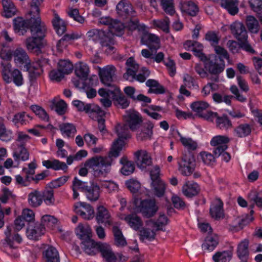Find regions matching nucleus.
<instances>
[{
	"label": "nucleus",
	"instance_id": "5fc2aeb1",
	"mask_svg": "<svg viewBox=\"0 0 262 262\" xmlns=\"http://www.w3.org/2000/svg\"><path fill=\"white\" fill-rule=\"evenodd\" d=\"M216 126L221 129L227 130L232 127V123L227 116L223 115L221 117L217 116L216 120Z\"/></svg>",
	"mask_w": 262,
	"mask_h": 262
},
{
	"label": "nucleus",
	"instance_id": "f257e3e1",
	"mask_svg": "<svg viewBox=\"0 0 262 262\" xmlns=\"http://www.w3.org/2000/svg\"><path fill=\"white\" fill-rule=\"evenodd\" d=\"M128 128L126 124H118L115 127L118 139L113 142L108 156H96L85 162V166L92 169L95 176H99L110 171L113 162L119 157L122 149L124 140L130 138Z\"/></svg>",
	"mask_w": 262,
	"mask_h": 262
},
{
	"label": "nucleus",
	"instance_id": "393cba45",
	"mask_svg": "<svg viewBox=\"0 0 262 262\" xmlns=\"http://www.w3.org/2000/svg\"><path fill=\"white\" fill-rule=\"evenodd\" d=\"M11 227L7 226L5 230L4 233L6 236L5 241L6 243V246H8L10 250L14 248L13 243L16 242L18 243H20L22 241V238L19 234L15 233L13 235L11 234Z\"/></svg>",
	"mask_w": 262,
	"mask_h": 262
},
{
	"label": "nucleus",
	"instance_id": "a19ab883",
	"mask_svg": "<svg viewBox=\"0 0 262 262\" xmlns=\"http://www.w3.org/2000/svg\"><path fill=\"white\" fill-rule=\"evenodd\" d=\"M75 73L79 78L86 80L90 73V69L86 63L78 62L76 64Z\"/></svg>",
	"mask_w": 262,
	"mask_h": 262
},
{
	"label": "nucleus",
	"instance_id": "ddd939ff",
	"mask_svg": "<svg viewBox=\"0 0 262 262\" xmlns=\"http://www.w3.org/2000/svg\"><path fill=\"white\" fill-rule=\"evenodd\" d=\"M40 19V17L31 16L29 19L25 20L21 17H17L13 19L14 29L15 32L19 33L20 35H23L27 31V29L29 28L31 30V24L30 23L32 19Z\"/></svg>",
	"mask_w": 262,
	"mask_h": 262
},
{
	"label": "nucleus",
	"instance_id": "c03bdc74",
	"mask_svg": "<svg viewBox=\"0 0 262 262\" xmlns=\"http://www.w3.org/2000/svg\"><path fill=\"white\" fill-rule=\"evenodd\" d=\"M186 45L190 46L191 45L193 47L192 51L195 56L199 57L201 60L205 61L207 60L205 55L202 52L203 46L202 44L196 41L192 42L190 40L186 41Z\"/></svg>",
	"mask_w": 262,
	"mask_h": 262
},
{
	"label": "nucleus",
	"instance_id": "e2e57ef3",
	"mask_svg": "<svg viewBox=\"0 0 262 262\" xmlns=\"http://www.w3.org/2000/svg\"><path fill=\"white\" fill-rule=\"evenodd\" d=\"M154 25L156 27L161 29L165 33L169 32V19L166 17L163 20H154Z\"/></svg>",
	"mask_w": 262,
	"mask_h": 262
},
{
	"label": "nucleus",
	"instance_id": "20e7f679",
	"mask_svg": "<svg viewBox=\"0 0 262 262\" xmlns=\"http://www.w3.org/2000/svg\"><path fill=\"white\" fill-rule=\"evenodd\" d=\"M178 170L184 176H189L193 172L195 166V160L193 154L185 151L178 159Z\"/></svg>",
	"mask_w": 262,
	"mask_h": 262
},
{
	"label": "nucleus",
	"instance_id": "de8ad7c7",
	"mask_svg": "<svg viewBox=\"0 0 262 262\" xmlns=\"http://www.w3.org/2000/svg\"><path fill=\"white\" fill-rule=\"evenodd\" d=\"M4 9V15L7 17H11L15 15L16 9L14 4L11 0H2Z\"/></svg>",
	"mask_w": 262,
	"mask_h": 262
},
{
	"label": "nucleus",
	"instance_id": "2f4dec72",
	"mask_svg": "<svg viewBox=\"0 0 262 262\" xmlns=\"http://www.w3.org/2000/svg\"><path fill=\"white\" fill-rule=\"evenodd\" d=\"M59 127L62 135L69 139L73 138L77 132L76 126L73 123H62Z\"/></svg>",
	"mask_w": 262,
	"mask_h": 262
},
{
	"label": "nucleus",
	"instance_id": "1a4fd4ad",
	"mask_svg": "<svg viewBox=\"0 0 262 262\" xmlns=\"http://www.w3.org/2000/svg\"><path fill=\"white\" fill-rule=\"evenodd\" d=\"M154 220H149L146 222L145 227H142L140 230V239L143 242L144 240L152 241L155 238L156 232L157 230L155 228Z\"/></svg>",
	"mask_w": 262,
	"mask_h": 262
},
{
	"label": "nucleus",
	"instance_id": "09e8293b",
	"mask_svg": "<svg viewBox=\"0 0 262 262\" xmlns=\"http://www.w3.org/2000/svg\"><path fill=\"white\" fill-rule=\"evenodd\" d=\"M2 75L3 80L7 83L12 82V78L9 74L11 73V65L8 61H3L1 62Z\"/></svg>",
	"mask_w": 262,
	"mask_h": 262
},
{
	"label": "nucleus",
	"instance_id": "72a5a7b5",
	"mask_svg": "<svg viewBox=\"0 0 262 262\" xmlns=\"http://www.w3.org/2000/svg\"><path fill=\"white\" fill-rule=\"evenodd\" d=\"M249 241L244 239L237 245V255L242 260H247L249 257Z\"/></svg>",
	"mask_w": 262,
	"mask_h": 262
},
{
	"label": "nucleus",
	"instance_id": "c756f323",
	"mask_svg": "<svg viewBox=\"0 0 262 262\" xmlns=\"http://www.w3.org/2000/svg\"><path fill=\"white\" fill-rule=\"evenodd\" d=\"M43 194L41 191L34 190L28 195V202L29 205L32 207H38L42 203Z\"/></svg>",
	"mask_w": 262,
	"mask_h": 262
},
{
	"label": "nucleus",
	"instance_id": "cd10ccee",
	"mask_svg": "<svg viewBox=\"0 0 262 262\" xmlns=\"http://www.w3.org/2000/svg\"><path fill=\"white\" fill-rule=\"evenodd\" d=\"M13 158L14 162L18 165L20 161H26L29 159V153L24 146H18L13 151Z\"/></svg>",
	"mask_w": 262,
	"mask_h": 262
},
{
	"label": "nucleus",
	"instance_id": "5701e85b",
	"mask_svg": "<svg viewBox=\"0 0 262 262\" xmlns=\"http://www.w3.org/2000/svg\"><path fill=\"white\" fill-rule=\"evenodd\" d=\"M99 252L101 254L105 262H116L117 258L109 245L106 243H101L99 249Z\"/></svg>",
	"mask_w": 262,
	"mask_h": 262
},
{
	"label": "nucleus",
	"instance_id": "6ab92c4d",
	"mask_svg": "<svg viewBox=\"0 0 262 262\" xmlns=\"http://www.w3.org/2000/svg\"><path fill=\"white\" fill-rule=\"evenodd\" d=\"M126 72L123 75L124 79L133 81L135 78L137 72L139 69V65L136 63L133 57L129 58L126 62Z\"/></svg>",
	"mask_w": 262,
	"mask_h": 262
},
{
	"label": "nucleus",
	"instance_id": "f704fd0d",
	"mask_svg": "<svg viewBox=\"0 0 262 262\" xmlns=\"http://www.w3.org/2000/svg\"><path fill=\"white\" fill-rule=\"evenodd\" d=\"M204 67L211 75H219L225 69L224 64H219L211 60L207 61Z\"/></svg>",
	"mask_w": 262,
	"mask_h": 262
},
{
	"label": "nucleus",
	"instance_id": "aec40b11",
	"mask_svg": "<svg viewBox=\"0 0 262 262\" xmlns=\"http://www.w3.org/2000/svg\"><path fill=\"white\" fill-rule=\"evenodd\" d=\"M73 104L80 111H85L86 113L89 114L90 116L91 113L93 112H97L99 111L100 115L103 114L101 111V108L98 105L94 104L85 103L80 100H74L73 101Z\"/></svg>",
	"mask_w": 262,
	"mask_h": 262
},
{
	"label": "nucleus",
	"instance_id": "49530a36",
	"mask_svg": "<svg viewBox=\"0 0 262 262\" xmlns=\"http://www.w3.org/2000/svg\"><path fill=\"white\" fill-rule=\"evenodd\" d=\"M246 24L249 32L251 33L257 34L260 29L258 20L253 16H247Z\"/></svg>",
	"mask_w": 262,
	"mask_h": 262
},
{
	"label": "nucleus",
	"instance_id": "a18cd8bd",
	"mask_svg": "<svg viewBox=\"0 0 262 262\" xmlns=\"http://www.w3.org/2000/svg\"><path fill=\"white\" fill-rule=\"evenodd\" d=\"M113 232L114 236V243L117 247H124L127 245V242L121 230L117 226L113 227Z\"/></svg>",
	"mask_w": 262,
	"mask_h": 262
},
{
	"label": "nucleus",
	"instance_id": "69168bd1",
	"mask_svg": "<svg viewBox=\"0 0 262 262\" xmlns=\"http://www.w3.org/2000/svg\"><path fill=\"white\" fill-rule=\"evenodd\" d=\"M64 74H68L73 70V64L67 60H60L58 62V68Z\"/></svg>",
	"mask_w": 262,
	"mask_h": 262
},
{
	"label": "nucleus",
	"instance_id": "4c0bfd02",
	"mask_svg": "<svg viewBox=\"0 0 262 262\" xmlns=\"http://www.w3.org/2000/svg\"><path fill=\"white\" fill-rule=\"evenodd\" d=\"M219 244V237L216 234L207 236L202 245L204 250L213 251Z\"/></svg>",
	"mask_w": 262,
	"mask_h": 262
},
{
	"label": "nucleus",
	"instance_id": "8fccbe9b",
	"mask_svg": "<svg viewBox=\"0 0 262 262\" xmlns=\"http://www.w3.org/2000/svg\"><path fill=\"white\" fill-rule=\"evenodd\" d=\"M180 140L182 145L190 152V150H194L198 147L197 142L189 137H183L181 134L179 133Z\"/></svg>",
	"mask_w": 262,
	"mask_h": 262
},
{
	"label": "nucleus",
	"instance_id": "bf43d9fd",
	"mask_svg": "<svg viewBox=\"0 0 262 262\" xmlns=\"http://www.w3.org/2000/svg\"><path fill=\"white\" fill-rule=\"evenodd\" d=\"M53 106L55 108V111L59 115L64 114L67 108V105L66 103L63 100H57L56 99H54L52 100Z\"/></svg>",
	"mask_w": 262,
	"mask_h": 262
},
{
	"label": "nucleus",
	"instance_id": "ea45409f",
	"mask_svg": "<svg viewBox=\"0 0 262 262\" xmlns=\"http://www.w3.org/2000/svg\"><path fill=\"white\" fill-rule=\"evenodd\" d=\"M43 254L45 262H60L58 252L53 247H49Z\"/></svg>",
	"mask_w": 262,
	"mask_h": 262
},
{
	"label": "nucleus",
	"instance_id": "bb28decb",
	"mask_svg": "<svg viewBox=\"0 0 262 262\" xmlns=\"http://www.w3.org/2000/svg\"><path fill=\"white\" fill-rule=\"evenodd\" d=\"M198 184L193 181H187L183 185L182 191L183 194L188 198L196 195L199 192Z\"/></svg>",
	"mask_w": 262,
	"mask_h": 262
},
{
	"label": "nucleus",
	"instance_id": "473e14b6",
	"mask_svg": "<svg viewBox=\"0 0 262 262\" xmlns=\"http://www.w3.org/2000/svg\"><path fill=\"white\" fill-rule=\"evenodd\" d=\"M100 40V44L106 53L112 54L115 52V48L114 47L115 41L112 37L104 34Z\"/></svg>",
	"mask_w": 262,
	"mask_h": 262
},
{
	"label": "nucleus",
	"instance_id": "6e6d98bb",
	"mask_svg": "<svg viewBox=\"0 0 262 262\" xmlns=\"http://www.w3.org/2000/svg\"><path fill=\"white\" fill-rule=\"evenodd\" d=\"M124 28L125 26L121 21L113 20L108 30L112 34L119 36Z\"/></svg>",
	"mask_w": 262,
	"mask_h": 262
},
{
	"label": "nucleus",
	"instance_id": "a878e982",
	"mask_svg": "<svg viewBox=\"0 0 262 262\" xmlns=\"http://www.w3.org/2000/svg\"><path fill=\"white\" fill-rule=\"evenodd\" d=\"M180 9L183 13L191 16H195L199 12L198 6L192 1H186L180 4Z\"/></svg>",
	"mask_w": 262,
	"mask_h": 262
},
{
	"label": "nucleus",
	"instance_id": "4468645a",
	"mask_svg": "<svg viewBox=\"0 0 262 262\" xmlns=\"http://www.w3.org/2000/svg\"><path fill=\"white\" fill-rule=\"evenodd\" d=\"M45 232V228L40 223H31L27 229L26 234L30 239L37 240Z\"/></svg>",
	"mask_w": 262,
	"mask_h": 262
},
{
	"label": "nucleus",
	"instance_id": "a211bd4d",
	"mask_svg": "<svg viewBox=\"0 0 262 262\" xmlns=\"http://www.w3.org/2000/svg\"><path fill=\"white\" fill-rule=\"evenodd\" d=\"M101 243L95 242L91 238H90L82 241V248L87 254L95 255L99 252Z\"/></svg>",
	"mask_w": 262,
	"mask_h": 262
},
{
	"label": "nucleus",
	"instance_id": "6e6552de",
	"mask_svg": "<svg viewBox=\"0 0 262 262\" xmlns=\"http://www.w3.org/2000/svg\"><path fill=\"white\" fill-rule=\"evenodd\" d=\"M118 15L123 19L135 17L136 12L126 0H121L116 6Z\"/></svg>",
	"mask_w": 262,
	"mask_h": 262
},
{
	"label": "nucleus",
	"instance_id": "13d9d810",
	"mask_svg": "<svg viewBox=\"0 0 262 262\" xmlns=\"http://www.w3.org/2000/svg\"><path fill=\"white\" fill-rule=\"evenodd\" d=\"M251 131L250 126L248 124H241L235 130V134L238 137H244L249 135Z\"/></svg>",
	"mask_w": 262,
	"mask_h": 262
},
{
	"label": "nucleus",
	"instance_id": "37998d69",
	"mask_svg": "<svg viewBox=\"0 0 262 262\" xmlns=\"http://www.w3.org/2000/svg\"><path fill=\"white\" fill-rule=\"evenodd\" d=\"M146 85L149 88L148 93L156 94H163L165 92L164 88L159 83L154 79H148L146 82Z\"/></svg>",
	"mask_w": 262,
	"mask_h": 262
},
{
	"label": "nucleus",
	"instance_id": "338daca9",
	"mask_svg": "<svg viewBox=\"0 0 262 262\" xmlns=\"http://www.w3.org/2000/svg\"><path fill=\"white\" fill-rule=\"evenodd\" d=\"M12 81L18 86H21L24 83V79L21 72L18 69H14L11 73Z\"/></svg>",
	"mask_w": 262,
	"mask_h": 262
},
{
	"label": "nucleus",
	"instance_id": "0eeeda50",
	"mask_svg": "<svg viewBox=\"0 0 262 262\" xmlns=\"http://www.w3.org/2000/svg\"><path fill=\"white\" fill-rule=\"evenodd\" d=\"M75 212L82 219L90 220L94 217V210L92 206L85 202H77L74 205Z\"/></svg>",
	"mask_w": 262,
	"mask_h": 262
},
{
	"label": "nucleus",
	"instance_id": "f03ea898",
	"mask_svg": "<svg viewBox=\"0 0 262 262\" xmlns=\"http://www.w3.org/2000/svg\"><path fill=\"white\" fill-rule=\"evenodd\" d=\"M30 23L31 36L26 40V48L30 52L38 54L43 46V39L46 35L47 28L40 19H32Z\"/></svg>",
	"mask_w": 262,
	"mask_h": 262
},
{
	"label": "nucleus",
	"instance_id": "603ef678",
	"mask_svg": "<svg viewBox=\"0 0 262 262\" xmlns=\"http://www.w3.org/2000/svg\"><path fill=\"white\" fill-rule=\"evenodd\" d=\"M232 258V253L228 251L217 252L212 256L213 262H229Z\"/></svg>",
	"mask_w": 262,
	"mask_h": 262
},
{
	"label": "nucleus",
	"instance_id": "774afa93",
	"mask_svg": "<svg viewBox=\"0 0 262 262\" xmlns=\"http://www.w3.org/2000/svg\"><path fill=\"white\" fill-rule=\"evenodd\" d=\"M57 223V219L54 216L50 215H45L42 217L41 223L40 224H42L45 228L46 226L52 228Z\"/></svg>",
	"mask_w": 262,
	"mask_h": 262
},
{
	"label": "nucleus",
	"instance_id": "c85d7f7f",
	"mask_svg": "<svg viewBox=\"0 0 262 262\" xmlns=\"http://www.w3.org/2000/svg\"><path fill=\"white\" fill-rule=\"evenodd\" d=\"M75 232L82 241L92 237V230L87 224H79L75 229Z\"/></svg>",
	"mask_w": 262,
	"mask_h": 262
},
{
	"label": "nucleus",
	"instance_id": "7c9ffc66",
	"mask_svg": "<svg viewBox=\"0 0 262 262\" xmlns=\"http://www.w3.org/2000/svg\"><path fill=\"white\" fill-rule=\"evenodd\" d=\"M238 0H220V5L229 14L235 15L238 12Z\"/></svg>",
	"mask_w": 262,
	"mask_h": 262
},
{
	"label": "nucleus",
	"instance_id": "7ed1b4c3",
	"mask_svg": "<svg viewBox=\"0 0 262 262\" xmlns=\"http://www.w3.org/2000/svg\"><path fill=\"white\" fill-rule=\"evenodd\" d=\"M14 61L18 65H24V68L29 72V76L32 79L35 78L42 72L41 67L42 63L47 62V59L38 60L31 63L28 55L22 48H17L13 54Z\"/></svg>",
	"mask_w": 262,
	"mask_h": 262
},
{
	"label": "nucleus",
	"instance_id": "58836bf2",
	"mask_svg": "<svg viewBox=\"0 0 262 262\" xmlns=\"http://www.w3.org/2000/svg\"><path fill=\"white\" fill-rule=\"evenodd\" d=\"M120 163L122 165L120 172L124 176H129L135 170V166L133 162L128 161L126 157H122L120 160Z\"/></svg>",
	"mask_w": 262,
	"mask_h": 262
},
{
	"label": "nucleus",
	"instance_id": "423d86ee",
	"mask_svg": "<svg viewBox=\"0 0 262 262\" xmlns=\"http://www.w3.org/2000/svg\"><path fill=\"white\" fill-rule=\"evenodd\" d=\"M116 68L114 66L108 65L103 68H99V76L101 82L105 86L114 88L116 90L114 82L116 78Z\"/></svg>",
	"mask_w": 262,
	"mask_h": 262
},
{
	"label": "nucleus",
	"instance_id": "864d4df0",
	"mask_svg": "<svg viewBox=\"0 0 262 262\" xmlns=\"http://www.w3.org/2000/svg\"><path fill=\"white\" fill-rule=\"evenodd\" d=\"M151 185L156 196L161 197L164 195L166 189V185L162 180L152 182Z\"/></svg>",
	"mask_w": 262,
	"mask_h": 262
},
{
	"label": "nucleus",
	"instance_id": "9b49d317",
	"mask_svg": "<svg viewBox=\"0 0 262 262\" xmlns=\"http://www.w3.org/2000/svg\"><path fill=\"white\" fill-rule=\"evenodd\" d=\"M136 162L138 167L144 170L152 164V158L150 154L145 150H139L134 153Z\"/></svg>",
	"mask_w": 262,
	"mask_h": 262
},
{
	"label": "nucleus",
	"instance_id": "c9c22d12",
	"mask_svg": "<svg viewBox=\"0 0 262 262\" xmlns=\"http://www.w3.org/2000/svg\"><path fill=\"white\" fill-rule=\"evenodd\" d=\"M100 194V187L96 183H92L90 186H89L85 193L86 198L91 202H96L98 200Z\"/></svg>",
	"mask_w": 262,
	"mask_h": 262
},
{
	"label": "nucleus",
	"instance_id": "e433bc0d",
	"mask_svg": "<svg viewBox=\"0 0 262 262\" xmlns=\"http://www.w3.org/2000/svg\"><path fill=\"white\" fill-rule=\"evenodd\" d=\"M54 29L59 35H62L66 31L67 23L59 16L55 13L52 20Z\"/></svg>",
	"mask_w": 262,
	"mask_h": 262
},
{
	"label": "nucleus",
	"instance_id": "2eb2a0df",
	"mask_svg": "<svg viewBox=\"0 0 262 262\" xmlns=\"http://www.w3.org/2000/svg\"><path fill=\"white\" fill-rule=\"evenodd\" d=\"M120 219L125 221L131 228L136 231L139 230L143 225L142 219L136 213L122 214Z\"/></svg>",
	"mask_w": 262,
	"mask_h": 262
},
{
	"label": "nucleus",
	"instance_id": "680f3d73",
	"mask_svg": "<svg viewBox=\"0 0 262 262\" xmlns=\"http://www.w3.org/2000/svg\"><path fill=\"white\" fill-rule=\"evenodd\" d=\"M229 142V139L226 136L217 135L213 137L210 141V144L212 146H220L227 145Z\"/></svg>",
	"mask_w": 262,
	"mask_h": 262
},
{
	"label": "nucleus",
	"instance_id": "dca6fc26",
	"mask_svg": "<svg viewBox=\"0 0 262 262\" xmlns=\"http://www.w3.org/2000/svg\"><path fill=\"white\" fill-rule=\"evenodd\" d=\"M96 220L100 224H104L105 226L113 224L111 215L108 210L103 206H99L97 208Z\"/></svg>",
	"mask_w": 262,
	"mask_h": 262
},
{
	"label": "nucleus",
	"instance_id": "052dcab7",
	"mask_svg": "<svg viewBox=\"0 0 262 262\" xmlns=\"http://www.w3.org/2000/svg\"><path fill=\"white\" fill-rule=\"evenodd\" d=\"M209 106L208 104L204 101H196L191 104V109L196 112L200 117V114L204 113V111Z\"/></svg>",
	"mask_w": 262,
	"mask_h": 262
},
{
	"label": "nucleus",
	"instance_id": "9d476101",
	"mask_svg": "<svg viewBox=\"0 0 262 262\" xmlns=\"http://www.w3.org/2000/svg\"><path fill=\"white\" fill-rule=\"evenodd\" d=\"M125 124L132 131L136 130L142 122L141 116L135 111H128L125 116Z\"/></svg>",
	"mask_w": 262,
	"mask_h": 262
},
{
	"label": "nucleus",
	"instance_id": "39448f33",
	"mask_svg": "<svg viewBox=\"0 0 262 262\" xmlns=\"http://www.w3.org/2000/svg\"><path fill=\"white\" fill-rule=\"evenodd\" d=\"M135 210L141 213L144 217L149 218L155 215L158 210L155 200H136L135 202Z\"/></svg>",
	"mask_w": 262,
	"mask_h": 262
},
{
	"label": "nucleus",
	"instance_id": "f3484780",
	"mask_svg": "<svg viewBox=\"0 0 262 262\" xmlns=\"http://www.w3.org/2000/svg\"><path fill=\"white\" fill-rule=\"evenodd\" d=\"M141 41L142 44L147 45L152 51H157L160 47V39L153 34H144Z\"/></svg>",
	"mask_w": 262,
	"mask_h": 262
},
{
	"label": "nucleus",
	"instance_id": "4be33fe9",
	"mask_svg": "<svg viewBox=\"0 0 262 262\" xmlns=\"http://www.w3.org/2000/svg\"><path fill=\"white\" fill-rule=\"evenodd\" d=\"M210 214L212 217L220 219L224 217L223 203L220 199H216L210 208Z\"/></svg>",
	"mask_w": 262,
	"mask_h": 262
},
{
	"label": "nucleus",
	"instance_id": "f8f14e48",
	"mask_svg": "<svg viewBox=\"0 0 262 262\" xmlns=\"http://www.w3.org/2000/svg\"><path fill=\"white\" fill-rule=\"evenodd\" d=\"M232 34L239 41H247L248 33L244 25L238 21H235L230 26Z\"/></svg>",
	"mask_w": 262,
	"mask_h": 262
},
{
	"label": "nucleus",
	"instance_id": "0e129e2a",
	"mask_svg": "<svg viewBox=\"0 0 262 262\" xmlns=\"http://www.w3.org/2000/svg\"><path fill=\"white\" fill-rule=\"evenodd\" d=\"M32 111L38 116L42 120L48 121L49 120V116L46 112L41 107L36 105H32L31 106Z\"/></svg>",
	"mask_w": 262,
	"mask_h": 262
},
{
	"label": "nucleus",
	"instance_id": "412c9836",
	"mask_svg": "<svg viewBox=\"0 0 262 262\" xmlns=\"http://www.w3.org/2000/svg\"><path fill=\"white\" fill-rule=\"evenodd\" d=\"M154 125L151 122L145 123L141 130L137 134L136 138L139 141H143L151 139L152 135Z\"/></svg>",
	"mask_w": 262,
	"mask_h": 262
},
{
	"label": "nucleus",
	"instance_id": "3c124183",
	"mask_svg": "<svg viewBox=\"0 0 262 262\" xmlns=\"http://www.w3.org/2000/svg\"><path fill=\"white\" fill-rule=\"evenodd\" d=\"M101 111L103 113V114L100 115L99 111L96 112H93L91 113L90 116L93 120H97L98 122V128L101 132H103L105 130V120L104 117L105 116V112L101 109Z\"/></svg>",
	"mask_w": 262,
	"mask_h": 262
},
{
	"label": "nucleus",
	"instance_id": "79ce46f5",
	"mask_svg": "<svg viewBox=\"0 0 262 262\" xmlns=\"http://www.w3.org/2000/svg\"><path fill=\"white\" fill-rule=\"evenodd\" d=\"M42 165L47 168H51L55 170H66L68 169V166L65 163L56 159L43 161Z\"/></svg>",
	"mask_w": 262,
	"mask_h": 262
},
{
	"label": "nucleus",
	"instance_id": "b1692460",
	"mask_svg": "<svg viewBox=\"0 0 262 262\" xmlns=\"http://www.w3.org/2000/svg\"><path fill=\"white\" fill-rule=\"evenodd\" d=\"M98 83V80L97 77L94 76L90 77L88 80L87 84H86V83L83 84V90L86 93L87 97L89 98H92L96 96L97 91L92 87L96 86Z\"/></svg>",
	"mask_w": 262,
	"mask_h": 262
},
{
	"label": "nucleus",
	"instance_id": "4d7b16f0",
	"mask_svg": "<svg viewBox=\"0 0 262 262\" xmlns=\"http://www.w3.org/2000/svg\"><path fill=\"white\" fill-rule=\"evenodd\" d=\"M161 6L163 11L169 15H173L175 12L174 0H161Z\"/></svg>",
	"mask_w": 262,
	"mask_h": 262
}]
</instances>
